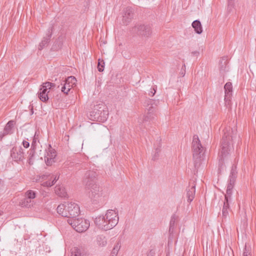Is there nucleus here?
Here are the masks:
<instances>
[{
	"mask_svg": "<svg viewBox=\"0 0 256 256\" xmlns=\"http://www.w3.org/2000/svg\"><path fill=\"white\" fill-rule=\"evenodd\" d=\"M234 182H232L230 180H229V183L228 184L226 194L224 195V199L226 200H232V189L233 188Z\"/></svg>",
	"mask_w": 256,
	"mask_h": 256,
	"instance_id": "nucleus-20",
	"label": "nucleus"
},
{
	"mask_svg": "<svg viewBox=\"0 0 256 256\" xmlns=\"http://www.w3.org/2000/svg\"><path fill=\"white\" fill-rule=\"evenodd\" d=\"M232 200H226V199H224V206L222 210V219H226L227 216L228 215L229 212V207H230V202Z\"/></svg>",
	"mask_w": 256,
	"mask_h": 256,
	"instance_id": "nucleus-22",
	"label": "nucleus"
},
{
	"mask_svg": "<svg viewBox=\"0 0 256 256\" xmlns=\"http://www.w3.org/2000/svg\"><path fill=\"white\" fill-rule=\"evenodd\" d=\"M160 152V148H157L156 150V154H154V156H153V158L152 159L154 160H155L156 159L158 158V152Z\"/></svg>",
	"mask_w": 256,
	"mask_h": 256,
	"instance_id": "nucleus-39",
	"label": "nucleus"
},
{
	"mask_svg": "<svg viewBox=\"0 0 256 256\" xmlns=\"http://www.w3.org/2000/svg\"><path fill=\"white\" fill-rule=\"evenodd\" d=\"M176 220V216L173 215L171 218L170 225L172 226H174Z\"/></svg>",
	"mask_w": 256,
	"mask_h": 256,
	"instance_id": "nucleus-37",
	"label": "nucleus"
},
{
	"mask_svg": "<svg viewBox=\"0 0 256 256\" xmlns=\"http://www.w3.org/2000/svg\"><path fill=\"white\" fill-rule=\"evenodd\" d=\"M22 145H23L24 148H28L30 146V144H29V142H28L26 141V140H24L23 142H22Z\"/></svg>",
	"mask_w": 256,
	"mask_h": 256,
	"instance_id": "nucleus-42",
	"label": "nucleus"
},
{
	"mask_svg": "<svg viewBox=\"0 0 256 256\" xmlns=\"http://www.w3.org/2000/svg\"><path fill=\"white\" fill-rule=\"evenodd\" d=\"M48 176H49L48 175H46V174H42V175L41 176L40 178L42 180H46V178H47Z\"/></svg>",
	"mask_w": 256,
	"mask_h": 256,
	"instance_id": "nucleus-49",
	"label": "nucleus"
},
{
	"mask_svg": "<svg viewBox=\"0 0 256 256\" xmlns=\"http://www.w3.org/2000/svg\"><path fill=\"white\" fill-rule=\"evenodd\" d=\"M154 103V100H153L150 99L148 100V114L146 116H145L144 118V120L147 121L149 119H150V114H152L154 110L156 109L153 106V104Z\"/></svg>",
	"mask_w": 256,
	"mask_h": 256,
	"instance_id": "nucleus-18",
	"label": "nucleus"
},
{
	"mask_svg": "<svg viewBox=\"0 0 256 256\" xmlns=\"http://www.w3.org/2000/svg\"><path fill=\"white\" fill-rule=\"evenodd\" d=\"M118 212L108 210L104 216H100L95 218L94 222L102 230H107L114 228L118 222Z\"/></svg>",
	"mask_w": 256,
	"mask_h": 256,
	"instance_id": "nucleus-1",
	"label": "nucleus"
},
{
	"mask_svg": "<svg viewBox=\"0 0 256 256\" xmlns=\"http://www.w3.org/2000/svg\"><path fill=\"white\" fill-rule=\"evenodd\" d=\"M225 96L224 102L226 106H230L231 105V96L232 92V86L230 82H227L224 86Z\"/></svg>",
	"mask_w": 256,
	"mask_h": 256,
	"instance_id": "nucleus-13",
	"label": "nucleus"
},
{
	"mask_svg": "<svg viewBox=\"0 0 256 256\" xmlns=\"http://www.w3.org/2000/svg\"><path fill=\"white\" fill-rule=\"evenodd\" d=\"M53 26L50 27L46 34V36L43 38V40L39 44L38 50H42L44 47L46 46L49 42L50 40L52 35Z\"/></svg>",
	"mask_w": 256,
	"mask_h": 256,
	"instance_id": "nucleus-15",
	"label": "nucleus"
},
{
	"mask_svg": "<svg viewBox=\"0 0 256 256\" xmlns=\"http://www.w3.org/2000/svg\"><path fill=\"white\" fill-rule=\"evenodd\" d=\"M224 135L222 140L220 151L218 154L219 160L222 162L228 156L232 148V142L236 138V134L230 128H226L223 130Z\"/></svg>",
	"mask_w": 256,
	"mask_h": 256,
	"instance_id": "nucleus-2",
	"label": "nucleus"
},
{
	"mask_svg": "<svg viewBox=\"0 0 256 256\" xmlns=\"http://www.w3.org/2000/svg\"><path fill=\"white\" fill-rule=\"evenodd\" d=\"M185 69H186V66H185V64H184V66H182L181 71L180 72V74L182 77L184 76L185 74H186Z\"/></svg>",
	"mask_w": 256,
	"mask_h": 256,
	"instance_id": "nucleus-38",
	"label": "nucleus"
},
{
	"mask_svg": "<svg viewBox=\"0 0 256 256\" xmlns=\"http://www.w3.org/2000/svg\"><path fill=\"white\" fill-rule=\"evenodd\" d=\"M56 156V151L50 146V148L46 150V154L44 155V160L46 164L51 166L54 162Z\"/></svg>",
	"mask_w": 256,
	"mask_h": 256,
	"instance_id": "nucleus-12",
	"label": "nucleus"
},
{
	"mask_svg": "<svg viewBox=\"0 0 256 256\" xmlns=\"http://www.w3.org/2000/svg\"><path fill=\"white\" fill-rule=\"evenodd\" d=\"M196 192V185L192 184V186H190L186 189V198L187 201L188 202H191L194 200Z\"/></svg>",
	"mask_w": 256,
	"mask_h": 256,
	"instance_id": "nucleus-17",
	"label": "nucleus"
},
{
	"mask_svg": "<svg viewBox=\"0 0 256 256\" xmlns=\"http://www.w3.org/2000/svg\"><path fill=\"white\" fill-rule=\"evenodd\" d=\"M99 108L100 109L99 112H100L99 122H104L107 120L108 116V108L103 104H100Z\"/></svg>",
	"mask_w": 256,
	"mask_h": 256,
	"instance_id": "nucleus-16",
	"label": "nucleus"
},
{
	"mask_svg": "<svg viewBox=\"0 0 256 256\" xmlns=\"http://www.w3.org/2000/svg\"><path fill=\"white\" fill-rule=\"evenodd\" d=\"M205 150V148L202 146L198 136L197 135L194 136L192 142V151L194 166L196 170L198 168L202 160H204Z\"/></svg>",
	"mask_w": 256,
	"mask_h": 256,
	"instance_id": "nucleus-3",
	"label": "nucleus"
},
{
	"mask_svg": "<svg viewBox=\"0 0 256 256\" xmlns=\"http://www.w3.org/2000/svg\"><path fill=\"white\" fill-rule=\"evenodd\" d=\"M154 252L152 250H150L147 256H154Z\"/></svg>",
	"mask_w": 256,
	"mask_h": 256,
	"instance_id": "nucleus-46",
	"label": "nucleus"
},
{
	"mask_svg": "<svg viewBox=\"0 0 256 256\" xmlns=\"http://www.w3.org/2000/svg\"><path fill=\"white\" fill-rule=\"evenodd\" d=\"M55 192L59 196L66 198L67 196V193L63 186H58L55 188Z\"/></svg>",
	"mask_w": 256,
	"mask_h": 256,
	"instance_id": "nucleus-26",
	"label": "nucleus"
},
{
	"mask_svg": "<svg viewBox=\"0 0 256 256\" xmlns=\"http://www.w3.org/2000/svg\"><path fill=\"white\" fill-rule=\"evenodd\" d=\"M134 10L130 7H127L123 10L122 24L124 25H128L134 18Z\"/></svg>",
	"mask_w": 256,
	"mask_h": 256,
	"instance_id": "nucleus-11",
	"label": "nucleus"
},
{
	"mask_svg": "<svg viewBox=\"0 0 256 256\" xmlns=\"http://www.w3.org/2000/svg\"><path fill=\"white\" fill-rule=\"evenodd\" d=\"M2 215V212H0V216Z\"/></svg>",
	"mask_w": 256,
	"mask_h": 256,
	"instance_id": "nucleus-53",
	"label": "nucleus"
},
{
	"mask_svg": "<svg viewBox=\"0 0 256 256\" xmlns=\"http://www.w3.org/2000/svg\"><path fill=\"white\" fill-rule=\"evenodd\" d=\"M71 256H82L80 248L74 247L71 250Z\"/></svg>",
	"mask_w": 256,
	"mask_h": 256,
	"instance_id": "nucleus-32",
	"label": "nucleus"
},
{
	"mask_svg": "<svg viewBox=\"0 0 256 256\" xmlns=\"http://www.w3.org/2000/svg\"><path fill=\"white\" fill-rule=\"evenodd\" d=\"M56 84L54 83L50 82H46L44 83L40 88L38 92L43 94H48L49 92L48 90L50 89L52 87L56 86Z\"/></svg>",
	"mask_w": 256,
	"mask_h": 256,
	"instance_id": "nucleus-19",
	"label": "nucleus"
},
{
	"mask_svg": "<svg viewBox=\"0 0 256 256\" xmlns=\"http://www.w3.org/2000/svg\"><path fill=\"white\" fill-rule=\"evenodd\" d=\"M104 62L102 60L101 62H100V60H98V68L99 72H102L104 70Z\"/></svg>",
	"mask_w": 256,
	"mask_h": 256,
	"instance_id": "nucleus-35",
	"label": "nucleus"
},
{
	"mask_svg": "<svg viewBox=\"0 0 256 256\" xmlns=\"http://www.w3.org/2000/svg\"><path fill=\"white\" fill-rule=\"evenodd\" d=\"M35 139H36V138H34V140H33L32 142V144L31 148H34L35 144H36V141Z\"/></svg>",
	"mask_w": 256,
	"mask_h": 256,
	"instance_id": "nucleus-47",
	"label": "nucleus"
},
{
	"mask_svg": "<svg viewBox=\"0 0 256 256\" xmlns=\"http://www.w3.org/2000/svg\"><path fill=\"white\" fill-rule=\"evenodd\" d=\"M35 148H30V149L28 152V162L30 164H33V160L35 154Z\"/></svg>",
	"mask_w": 256,
	"mask_h": 256,
	"instance_id": "nucleus-29",
	"label": "nucleus"
},
{
	"mask_svg": "<svg viewBox=\"0 0 256 256\" xmlns=\"http://www.w3.org/2000/svg\"><path fill=\"white\" fill-rule=\"evenodd\" d=\"M64 204L63 206H64L65 207V208L64 209V210H63L62 212L64 213V212H66L68 213V212L66 208V206H67V202H66L64 204Z\"/></svg>",
	"mask_w": 256,
	"mask_h": 256,
	"instance_id": "nucleus-45",
	"label": "nucleus"
},
{
	"mask_svg": "<svg viewBox=\"0 0 256 256\" xmlns=\"http://www.w3.org/2000/svg\"><path fill=\"white\" fill-rule=\"evenodd\" d=\"M132 31L145 38H150L152 34V28L148 24H136L132 28Z\"/></svg>",
	"mask_w": 256,
	"mask_h": 256,
	"instance_id": "nucleus-8",
	"label": "nucleus"
},
{
	"mask_svg": "<svg viewBox=\"0 0 256 256\" xmlns=\"http://www.w3.org/2000/svg\"><path fill=\"white\" fill-rule=\"evenodd\" d=\"M242 256H252L250 252H248V250H247V248L246 246L244 252H243Z\"/></svg>",
	"mask_w": 256,
	"mask_h": 256,
	"instance_id": "nucleus-40",
	"label": "nucleus"
},
{
	"mask_svg": "<svg viewBox=\"0 0 256 256\" xmlns=\"http://www.w3.org/2000/svg\"><path fill=\"white\" fill-rule=\"evenodd\" d=\"M10 156L12 160L20 163L25 158L24 149L20 146H14L10 150Z\"/></svg>",
	"mask_w": 256,
	"mask_h": 256,
	"instance_id": "nucleus-10",
	"label": "nucleus"
},
{
	"mask_svg": "<svg viewBox=\"0 0 256 256\" xmlns=\"http://www.w3.org/2000/svg\"><path fill=\"white\" fill-rule=\"evenodd\" d=\"M15 124L14 120L9 121L5 126L3 132L6 134H9L12 133V128Z\"/></svg>",
	"mask_w": 256,
	"mask_h": 256,
	"instance_id": "nucleus-23",
	"label": "nucleus"
},
{
	"mask_svg": "<svg viewBox=\"0 0 256 256\" xmlns=\"http://www.w3.org/2000/svg\"><path fill=\"white\" fill-rule=\"evenodd\" d=\"M64 204H60L57 207L58 213L63 217L68 218H74L78 216L80 212V208L78 205L74 202H67V206L66 208L68 212V213L64 212V209L65 208Z\"/></svg>",
	"mask_w": 256,
	"mask_h": 256,
	"instance_id": "nucleus-4",
	"label": "nucleus"
},
{
	"mask_svg": "<svg viewBox=\"0 0 256 256\" xmlns=\"http://www.w3.org/2000/svg\"><path fill=\"white\" fill-rule=\"evenodd\" d=\"M90 190L88 194L91 200L95 203L99 202L102 200V190L97 184L94 186L90 188H86Z\"/></svg>",
	"mask_w": 256,
	"mask_h": 256,
	"instance_id": "nucleus-9",
	"label": "nucleus"
},
{
	"mask_svg": "<svg viewBox=\"0 0 256 256\" xmlns=\"http://www.w3.org/2000/svg\"><path fill=\"white\" fill-rule=\"evenodd\" d=\"M154 92L152 91V92H150V93H149V94H148L149 96H154V94H155V93L156 92V90L154 88Z\"/></svg>",
	"mask_w": 256,
	"mask_h": 256,
	"instance_id": "nucleus-50",
	"label": "nucleus"
},
{
	"mask_svg": "<svg viewBox=\"0 0 256 256\" xmlns=\"http://www.w3.org/2000/svg\"><path fill=\"white\" fill-rule=\"evenodd\" d=\"M64 80L67 82L68 84H70V86H75L76 85V79L73 76H68Z\"/></svg>",
	"mask_w": 256,
	"mask_h": 256,
	"instance_id": "nucleus-31",
	"label": "nucleus"
},
{
	"mask_svg": "<svg viewBox=\"0 0 256 256\" xmlns=\"http://www.w3.org/2000/svg\"><path fill=\"white\" fill-rule=\"evenodd\" d=\"M195 32L198 34H200L202 32V28L200 22L199 20H194L192 24Z\"/></svg>",
	"mask_w": 256,
	"mask_h": 256,
	"instance_id": "nucleus-24",
	"label": "nucleus"
},
{
	"mask_svg": "<svg viewBox=\"0 0 256 256\" xmlns=\"http://www.w3.org/2000/svg\"><path fill=\"white\" fill-rule=\"evenodd\" d=\"M60 78H61V77H60ZM62 80H61L60 79V81H62Z\"/></svg>",
	"mask_w": 256,
	"mask_h": 256,
	"instance_id": "nucleus-51",
	"label": "nucleus"
},
{
	"mask_svg": "<svg viewBox=\"0 0 256 256\" xmlns=\"http://www.w3.org/2000/svg\"><path fill=\"white\" fill-rule=\"evenodd\" d=\"M174 226L170 225L169 232L170 234H172L174 230Z\"/></svg>",
	"mask_w": 256,
	"mask_h": 256,
	"instance_id": "nucleus-44",
	"label": "nucleus"
},
{
	"mask_svg": "<svg viewBox=\"0 0 256 256\" xmlns=\"http://www.w3.org/2000/svg\"><path fill=\"white\" fill-rule=\"evenodd\" d=\"M191 54L192 56L197 57L199 56L200 52L198 51H194Z\"/></svg>",
	"mask_w": 256,
	"mask_h": 256,
	"instance_id": "nucleus-43",
	"label": "nucleus"
},
{
	"mask_svg": "<svg viewBox=\"0 0 256 256\" xmlns=\"http://www.w3.org/2000/svg\"><path fill=\"white\" fill-rule=\"evenodd\" d=\"M97 244L100 246H104L107 244L106 237L102 235L98 236L96 238Z\"/></svg>",
	"mask_w": 256,
	"mask_h": 256,
	"instance_id": "nucleus-28",
	"label": "nucleus"
},
{
	"mask_svg": "<svg viewBox=\"0 0 256 256\" xmlns=\"http://www.w3.org/2000/svg\"><path fill=\"white\" fill-rule=\"evenodd\" d=\"M99 104L96 105L94 106V110L90 112V119L93 120L99 121L100 120V115H98V110H100L99 108Z\"/></svg>",
	"mask_w": 256,
	"mask_h": 256,
	"instance_id": "nucleus-21",
	"label": "nucleus"
},
{
	"mask_svg": "<svg viewBox=\"0 0 256 256\" xmlns=\"http://www.w3.org/2000/svg\"><path fill=\"white\" fill-rule=\"evenodd\" d=\"M234 4L232 0H230V1L228 2V10L229 12L232 11V8H234Z\"/></svg>",
	"mask_w": 256,
	"mask_h": 256,
	"instance_id": "nucleus-36",
	"label": "nucleus"
},
{
	"mask_svg": "<svg viewBox=\"0 0 256 256\" xmlns=\"http://www.w3.org/2000/svg\"><path fill=\"white\" fill-rule=\"evenodd\" d=\"M98 114H99L98 115H100V112H99V110H98Z\"/></svg>",
	"mask_w": 256,
	"mask_h": 256,
	"instance_id": "nucleus-52",
	"label": "nucleus"
},
{
	"mask_svg": "<svg viewBox=\"0 0 256 256\" xmlns=\"http://www.w3.org/2000/svg\"><path fill=\"white\" fill-rule=\"evenodd\" d=\"M38 95L39 98L43 102H46L48 100V94H44L43 93L38 92Z\"/></svg>",
	"mask_w": 256,
	"mask_h": 256,
	"instance_id": "nucleus-33",
	"label": "nucleus"
},
{
	"mask_svg": "<svg viewBox=\"0 0 256 256\" xmlns=\"http://www.w3.org/2000/svg\"><path fill=\"white\" fill-rule=\"evenodd\" d=\"M60 100H62V96L60 94H58L54 96V101H58Z\"/></svg>",
	"mask_w": 256,
	"mask_h": 256,
	"instance_id": "nucleus-41",
	"label": "nucleus"
},
{
	"mask_svg": "<svg viewBox=\"0 0 256 256\" xmlns=\"http://www.w3.org/2000/svg\"><path fill=\"white\" fill-rule=\"evenodd\" d=\"M228 64V61L226 57H223L220 60L219 62L220 72L224 77L226 72H228L229 70Z\"/></svg>",
	"mask_w": 256,
	"mask_h": 256,
	"instance_id": "nucleus-14",
	"label": "nucleus"
},
{
	"mask_svg": "<svg viewBox=\"0 0 256 256\" xmlns=\"http://www.w3.org/2000/svg\"><path fill=\"white\" fill-rule=\"evenodd\" d=\"M36 197V192L32 190L26 191L24 195L19 201V206L22 208H29L34 204V199Z\"/></svg>",
	"mask_w": 256,
	"mask_h": 256,
	"instance_id": "nucleus-7",
	"label": "nucleus"
},
{
	"mask_svg": "<svg viewBox=\"0 0 256 256\" xmlns=\"http://www.w3.org/2000/svg\"><path fill=\"white\" fill-rule=\"evenodd\" d=\"M120 241L116 242L112 250L110 256H116L120 248Z\"/></svg>",
	"mask_w": 256,
	"mask_h": 256,
	"instance_id": "nucleus-30",
	"label": "nucleus"
},
{
	"mask_svg": "<svg viewBox=\"0 0 256 256\" xmlns=\"http://www.w3.org/2000/svg\"><path fill=\"white\" fill-rule=\"evenodd\" d=\"M98 174L96 171L89 170L86 171L82 180V184L86 188H90L94 186L97 184Z\"/></svg>",
	"mask_w": 256,
	"mask_h": 256,
	"instance_id": "nucleus-6",
	"label": "nucleus"
},
{
	"mask_svg": "<svg viewBox=\"0 0 256 256\" xmlns=\"http://www.w3.org/2000/svg\"><path fill=\"white\" fill-rule=\"evenodd\" d=\"M67 222L78 232H85L90 226L89 221L82 218H68Z\"/></svg>",
	"mask_w": 256,
	"mask_h": 256,
	"instance_id": "nucleus-5",
	"label": "nucleus"
},
{
	"mask_svg": "<svg viewBox=\"0 0 256 256\" xmlns=\"http://www.w3.org/2000/svg\"><path fill=\"white\" fill-rule=\"evenodd\" d=\"M237 174L236 166L235 164H233L232 166L229 178V180H230L232 182H235L236 179L237 177Z\"/></svg>",
	"mask_w": 256,
	"mask_h": 256,
	"instance_id": "nucleus-27",
	"label": "nucleus"
},
{
	"mask_svg": "<svg viewBox=\"0 0 256 256\" xmlns=\"http://www.w3.org/2000/svg\"><path fill=\"white\" fill-rule=\"evenodd\" d=\"M58 179V177L56 178V176H55L54 179L52 181H46V182H44L43 185L46 186H52L54 185Z\"/></svg>",
	"mask_w": 256,
	"mask_h": 256,
	"instance_id": "nucleus-34",
	"label": "nucleus"
},
{
	"mask_svg": "<svg viewBox=\"0 0 256 256\" xmlns=\"http://www.w3.org/2000/svg\"><path fill=\"white\" fill-rule=\"evenodd\" d=\"M5 136H6V134L3 132H0V140H2V138H3V137Z\"/></svg>",
	"mask_w": 256,
	"mask_h": 256,
	"instance_id": "nucleus-48",
	"label": "nucleus"
},
{
	"mask_svg": "<svg viewBox=\"0 0 256 256\" xmlns=\"http://www.w3.org/2000/svg\"><path fill=\"white\" fill-rule=\"evenodd\" d=\"M61 85L62 86L61 88L62 92H64V94H68V92L73 87V86H70V84H68L67 82L64 80H63L62 82H61Z\"/></svg>",
	"mask_w": 256,
	"mask_h": 256,
	"instance_id": "nucleus-25",
	"label": "nucleus"
}]
</instances>
